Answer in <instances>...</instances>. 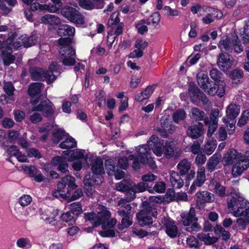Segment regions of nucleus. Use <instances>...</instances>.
<instances>
[{
	"instance_id": "f257e3e1",
	"label": "nucleus",
	"mask_w": 249,
	"mask_h": 249,
	"mask_svg": "<svg viewBox=\"0 0 249 249\" xmlns=\"http://www.w3.org/2000/svg\"><path fill=\"white\" fill-rule=\"evenodd\" d=\"M210 75L214 82L212 81L207 74H203L197 77V83L205 92L211 96L217 95L222 97L225 94L226 83L222 80L223 73L216 68H213L210 71Z\"/></svg>"
},
{
	"instance_id": "f03ea898",
	"label": "nucleus",
	"mask_w": 249,
	"mask_h": 249,
	"mask_svg": "<svg viewBox=\"0 0 249 249\" xmlns=\"http://www.w3.org/2000/svg\"><path fill=\"white\" fill-rule=\"evenodd\" d=\"M148 143L152 147L153 153L158 157H161L164 153L166 158L169 159L174 155V148L171 142L166 141L164 144L161 142L159 138L156 135H152Z\"/></svg>"
},
{
	"instance_id": "7ed1b4c3",
	"label": "nucleus",
	"mask_w": 249,
	"mask_h": 249,
	"mask_svg": "<svg viewBox=\"0 0 249 249\" xmlns=\"http://www.w3.org/2000/svg\"><path fill=\"white\" fill-rule=\"evenodd\" d=\"M33 111L41 112L45 118H51L55 111V107L52 102L46 97H41L40 96L32 99L31 101Z\"/></svg>"
},
{
	"instance_id": "20e7f679",
	"label": "nucleus",
	"mask_w": 249,
	"mask_h": 249,
	"mask_svg": "<svg viewBox=\"0 0 249 249\" xmlns=\"http://www.w3.org/2000/svg\"><path fill=\"white\" fill-rule=\"evenodd\" d=\"M153 217L156 218L157 214L153 212L150 204L145 201L142 202V208L136 214L137 224L142 227H149L153 223Z\"/></svg>"
},
{
	"instance_id": "39448f33",
	"label": "nucleus",
	"mask_w": 249,
	"mask_h": 249,
	"mask_svg": "<svg viewBox=\"0 0 249 249\" xmlns=\"http://www.w3.org/2000/svg\"><path fill=\"white\" fill-rule=\"evenodd\" d=\"M228 206L233 211L236 217L244 216L249 217V202L242 197H232L227 199Z\"/></svg>"
},
{
	"instance_id": "423d86ee",
	"label": "nucleus",
	"mask_w": 249,
	"mask_h": 249,
	"mask_svg": "<svg viewBox=\"0 0 249 249\" xmlns=\"http://www.w3.org/2000/svg\"><path fill=\"white\" fill-rule=\"evenodd\" d=\"M111 216L110 212L107 210H103L97 214L94 212L86 213L84 218L86 221H89L93 227L103 225L107 223Z\"/></svg>"
},
{
	"instance_id": "0eeeda50",
	"label": "nucleus",
	"mask_w": 249,
	"mask_h": 249,
	"mask_svg": "<svg viewBox=\"0 0 249 249\" xmlns=\"http://www.w3.org/2000/svg\"><path fill=\"white\" fill-rule=\"evenodd\" d=\"M60 13L63 17L75 24L77 26L85 23L83 15L78 10L71 6L66 5L62 7Z\"/></svg>"
},
{
	"instance_id": "6e6552de",
	"label": "nucleus",
	"mask_w": 249,
	"mask_h": 249,
	"mask_svg": "<svg viewBox=\"0 0 249 249\" xmlns=\"http://www.w3.org/2000/svg\"><path fill=\"white\" fill-rule=\"evenodd\" d=\"M151 150L152 147L148 142L146 144L140 145L136 149V152L139 153L141 163L143 165L147 163L151 169H154L157 168V166L154 158L151 157Z\"/></svg>"
},
{
	"instance_id": "1a4fd4ad",
	"label": "nucleus",
	"mask_w": 249,
	"mask_h": 249,
	"mask_svg": "<svg viewBox=\"0 0 249 249\" xmlns=\"http://www.w3.org/2000/svg\"><path fill=\"white\" fill-rule=\"evenodd\" d=\"M191 163L187 159L181 160L177 165V172L184 178L186 186L190 185V181L194 178L196 174L195 171L191 170Z\"/></svg>"
},
{
	"instance_id": "9d476101",
	"label": "nucleus",
	"mask_w": 249,
	"mask_h": 249,
	"mask_svg": "<svg viewBox=\"0 0 249 249\" xmlns=\"http://www.w3.org/2000/svg\"><path fill=\"white\" fill-rule=\"evenodd\" d=\"M188 90L190 100L193 104L197 105L201 102L204 105L207 104L208 100L206 95L193 82L189 83Z\"/></svg>"
},
{
	"instance_id": "9b49d317",
	"label": "nucleus",
	"mask_w": 249,
	"mask_h": 249,
	"mask_svg": "<svg viewBox=\"0 0 249 249\" xmlns=\"http://www.w3.org/2000/svg\"><path fill=\"white\" fill-rule=\"evenodd\" d=\"M77 185L75 183V178L71 175H67L62 178L57 184V188L60 190H64L63 192H66L67 194H69V192H72L76 189Z\"/></svg>"
},
{
	"instance_id": "f8f14e48",
	"label": "nucleus",
	"mask_w": 249,
	"mask_h": 249,
	"mask_svg": "<svg viewBox=\"0 0 249 249\" xmlns=\"http://www.w3.org/2000/svg\"><path fill=\"white\" fill-rule=\"evenodd\" d=\"M233 62L234 59L232 56L227 52H221L217 57V65L222 71L230 69Z\"/></svg>"
},
{
	"instance_id": "ddd939ff",
	"label": "nucleus",
	"mask_w": 249,
	"mask_h": 249,
	"mask_svg": "<svg viewBox=\"0 0 249 249\" xmlns=\"http://www.w3.org/2000/svg\"><path fill=\"white\" fill-rule=\"evenodd\" d=\"M51 163L52 166L57 167V171L63 174L69 172L68 160L64 156H56L53 157L51 160Z\"/></svg>"
},
{
	"instance_id": "4468645a",
	"label": "nucleus",
	"mask_w": 249,
	"mask_h": 249,
	"mask_svg": "<svg viewBox=\"0 0 249 249\" xmlns=\"http://www.w3.org/2000/svg\"><path fill=\"white\" fill-rule=\"evenodd\" d=\"M163 225L165 228L166 233L169 237L174 238L177 236L178 232V228L173 220L170 218L164 217Z\"/></svg>"
},
{
	"instance_id": "2eb2a0df",
	"label": "nucleus",
	"mask_w": 249,
	"mask_h": 249,
	"mask_svg": "<svg viewBox=\"0 0 249 249\" xmlns=\"http://www.w3.org/2000/svg\"><path fill=\"white\" fill-rule=\"evenodd\" d=\"M203 124L200 122H197L196 124H192L187 130V134L188 137L192 139H196L203 135Z\"/></svg>"
},
{
	"instance_id": "dca6fc26",
	"label": "nucleus",
	"mask_w": 249,
	"mask_h": 249,
	"mask_svg": "<svg viewBox=\"0 0 249 249\" xmlns=\"http://www.w3.org/2000/svg\"><path fill=\"white\" fill-rule=\"evenodd\" d=\"M29 72L31 79L33 81H44L45 76H49L46 71L37 66L30 67Z\"/></svg>"
},
{
	"instance_id": "f3484780",
	"label": "nucleus",
	"mask_w": 249,
	"mask_h": 249,
	"mask_svg": "<svg viewBox=\"0 0 249 249\" xmlns=\"http://www.w3.org/2000/svg\"><path fill=\"white\" fill-rule=\"evenodd\" d=\"M238 153L235 149H230L224 155L222 162L224 166L232 165L234 162H238Z\"/></svg>"
},
{
	"instance_id": "a211bd4d",
	"label": "nucleus",
	"mask_w": 249,
	"mask_h": 249,
	"mask_svg": "<svg viewBox=\"0 0 249 249\" xmlns=\"http://www.w3.org/2000/svg\"><path fill=\"white\" fill-rule=\"evenodd\" d=\"M196 196L197 199L196 200V205L200 207L204 206L205 203L211 202L212 200L211 193L207 191L198 192L196 193Z\"/></svg>"
},
{
	"instance_id": "6ab92c4d",
	"label": "nucleus",
	"mask_w": 249,
	"mask_h": 249,
	"mask_svg": "<svg viewBox=\"0 0 249 249\" xmlns=\"http://www.w3.org/2000/svg\"><path fill=\"white\" fill-rule=\"evenodd\" d=\"M170 182L173 187L180 189L184 185V178L177 172L172 171L170 174Z\"/></svg>"
},
{
	"instance_id": "aec40b11",
	"label": "nucleus",
	"mask_w": 249,
	"mask_h": 249,
	"mask_svg": "<svg viewBox=\"0 0 249 249\" xmlns=\"http://www.w3.org/2000/svg\"><path fill=\"white\" fill-rule=\"evenodd\" d=\"M57 33L58 36L61 37L73 36L75 33V28L68 24H60Z\"/></svg>"
},
{
	"instance_id": "412c9836",
	"label": "nucleus",
	"mask_w": 249,
	"mask_h": 249,
	"mask_svg": "<svg viewBox=\"0 0 249 249\" xmlns=\"http://www.w3.org/2000/svg\"><path fill=\"white\" fill-rule=\"evenodd\" d=\"M240 111V107L236 104H230L226 109V116L224 118L230 119L234 122V120L239 115Z\"/></svg>"
},
{
	"instance_id": "4be33fe9",
	"label": "nucleus",
	"mask_w": 249,
	"mask_h": 249,
	"mask_svg": "<svg viewBox=\"0 0 249 249\" xmlns=\"http://www.w3.org/2000/svg\"><path fill=\"white\" fill-rule=\"evenodd\" d=\"M160 123L161 127L165 130H168V132L170 133H172L175 130V126L172 124L173 121L168 115L162 116Z\"/></svg>"
},
{
	"instance_id": "5701e85b",
	"label": "nucleus",
	"mask_w": 249,
	"mask_h": 249,
	"mask_svg": "<svg viewBox=\"0 0 249 249\" xmlns=\"http://www.w3.org/2000/svg\"><path fill=\"white\" fill-rule=\"evenodd\" d=\"M44 84L41 82L31 83L28 87V94L31 97H34L39 94Z\"/></svg>"
},
{
	"instance_id": "b1692460",
	"label": "nucleus",
	"mask_w": 249,
	"mask_h": 249,
	"mask_svg": "<svg viewBox=\"0 0 249 249\" xmlns=\"http://www.w3.org/2000/svg\"><path fill=\"white\" fill-rule=\"evenodd\" d=\"M91 169L93 174L96 175H101L104 174L103 160L101 158L97 159L92 162Z\"/></svg>"
},
{
	"instance_id": "393cba45",
	"label": "nucleus",
	"mask_w": 249,
	"mask_h": 249,
	"mask_svg": "<svg viewBox=\"0 0 249 249\" xmlns=\"http://www.w3.org/2000/svg\"><path fill=\"white\" fill-rule=\"evenodd\" d=\"M41 22L45 24L57 25L59 24L60 20L57 16L51 14H46L41 18Z\"/></svg>"
},
{
	"instance_id": "a878e982",
	"label": "nucleus",
	"mask_w": 249,
	"mask_h": 249,
	"mask_svg": "<svg viewBox=\"0 0 249 249\" xmlns=\"http://www.w3.org/2000/svg\"><path fill=\"white\" fill-rule=\"evenodd\" d=\"M222 52L225 51L227 53H231L232 51V39L227 37L225 39L221 40L218 45Z\"/></svg>"
},
{
	"instance_id": "bb28decb",
	"label": "nucleus",
	"mask_w": 249,
	"mask_h": 249,
	"mask_svg": "<svg viewBox=\"0 0 249 249\" xmlns=\"http://www.w3.org/2000/svg\"><path fill=\"white\" fill-rule=\"evenodd\" d=\"M206 180L205 169L204 167H200L197 171L196 178L194 181L196 186L201 187Z\"/></svg>"
},
{
	"instance_id": "cd10ccee",
	"label": "nucleus",
	"mask_w": 249,
	"mask_h": 249,
	"mask_svg": "<svg viewBox=\"0 0 249 249\" xmlns=\"http://www.w3.org/2000/svg\"><path fill=\"white\" fill-rule=\"evenodd\" d=\"M204 123L206 124H208L207 136L211 137L217 129V121L215 118L213 121H209V118L206 117L204 119Z\"/></svg>"
},
{
	"instance_id": "c85d7f7f",
	"label": "nucleus",
	"mask_w": 249,
	"mask_h": 249,
	"mask_svg": "<svg viewBox=\"0 0 249 249\" xmlns=\"http://www.w3.org/2000/svg\"><path fill=\"white\" fill-rule=\"evenodd\" d=\"M242 163L244 162V160H241ZM246 164L244 165L245 166L244 167L242 164L240 166L241 163H239V165L237 166L236 167L233 166L232 169V175L233 178H236L238 176H240L243 172L246 170L248 166H249V160H247L245 161Z\"/></svg>"
},
{
	"instance_id": "c756f323",
	"label": "nucleus",
	"mask_w": 249,
	"mask_h": 249,
	"mask_svg": "<svg viewBox=\"0 0 249 249\" xmlns=\"http://www.w3.org/2000/svg\"><path fill=\"white\" fill-rule=\"evenodd\" d=\"M76 146L77 142L71 137L67 138L59 144V147L63 149H72L76 147Z\"/></svg>"
},
{
	"instance_id": "7c9ffc66",
	"label": "nucleus",
	"mask_w": 249,
	"mask_h": 249,
	"mask_svg": "<svg viewBox=\"0 0 249 249\" xmlns=\"http://www.w3.org/2000/svg\"><path fill=\"white\" fill-rule=\"evenodd\" d=\"M65 130L61 129H55L53 133V138L52 139L53 143L54 144H58L63 138L65 134Z\"/></svg>"
},
{
	"instance_id": "2f4dec72",
	"label": "nucleus",
	"mask_w": 249,
	"mask_h": 249,
	"mask_svg": "<svg viewBox=\"0 0 249 249\" xmlns=\"http://www.w3.org/2000/svg\"><path fill=\"white\" fill-rule=\"evenodd\" d=\"M61 219L63 222L69 225H72L75 223L77 218L69 211L65 213H63L61 215Z\"/></svg>"
},
{
	"instance_id": "473e14b6",
	"label": "nucleus",
	"mask_w": 249,
	"mask_h": 249,
	"mask_svg": "<svg viewBox=\"0 0 249 249\" xmlns=\"http://www.w3.org/2000/svg\"><path fill=\"white\" fill-rule=\"evenodd\" d=\"M105 166L108 175H112L115 172L118 166L115 161L112 159H108L105 160Z\"/></svg>"
},
{
	"instance_id": "72a5a7b5",
	"label": "nucleus",
	"mask_w": 249,
	"mask_h": 249,
	"mask_svg": "<svg viewBox=\"0 0 249 249\" xmlns=\"http://www.w3.org/2000/svg\"><path fill=\"white\" fill-rule=\"evenodd\" d=\"M5 93L8 96V99L6 100L7 103L11 104V101H13L14 99H11L13 98L14 91L15 90L14 87L11 82H8L6 83L3 88Z\"/></svg>"
},
{
	"instance_id": "f704fd0d",
	"label": "nucleus",
	"mask_w": 249,
	"mask_h": 249,
	"mask_svg": "<svg viewBox=\"0 0 249 249\" xmlns=\"http://www.w3.org/2000/svg\"><path fill=\"white\" fill-rule=\"evenodd\" d=\"M77 218L83 213L82 207L80 202H73L71 204L70 210Z\"/></svg>"
},
{
	"instance_id": "c9c22d12",
	"label": "nucleus",
	"mask_w": 249,
	"mask_h": 249,
	"mask_svg": "<svg viewBox=\"0 0 249 249\" xmlns=\"http://www.w3.org/2000/svg\"><path fill=\"white\" fill-rule=\"evenodd\" d=\"M217 141L212 138V140H209L204 146L205 153L208 155H211L217 146Z\"/></svg>"
},
{
	"instance_id": "e433bc0d",
	"label": "nucleus",
	"mask_w": 249,
	"mask_h": 249,
	"mask_svg": "<svg viewBox=\"0 0 249 249\" xmlns=\"http://www.w3.org/2000/svg\"><path fill=\"white\" fill-rule=\"evenodd\" d=\"M180 217L182 220V224L185 226H190L193 222V220L195 221H197L198 220V218L197 217H194L186 213H182L180 214Z\"/></svg>"
},
{
	"instance_id": "4c0bfd02",
	"label": "nucleus",
	"mask_w": 249,
	"mask_h": 249,
	"mask_svg": "<svg viewBox=\"0 0 249 249\" xmlns=\"http://www.w3.org/2000/svg\"><path fill=\"white\" fill-rule=\"evenodd\" d=\"M191 112L194 119L196 121H202L205 119V112L199 108L194 107L192 108Z\"/></svg>"
},
{
	"instance_id": "58836bf2",
	"label": "nucleus",
	"mask_w": 249,
	"mask_h": 249,
	"mask_svg": "<svg viewBox=\"0 0 249 249\" xmlns=\"http://www.w3.org/2000/svg\"><path fill=\"white\" fill-rule=\"evenodd\" d=\"M239 37L244 44L249 42V22L244 26L243 31L240 32Z\"/></svg>"
},
{
	"instance_id": "ea45409f",
	"label": "nucleus",
	"mask_w": 249,
	"mask_h": 249,
	"mask_svg": "<svg viewBox=\"0 0 249 249\" xmlns=\"http://www.w3.org/2000/svg\"><path fill=\"white\" fill-rule=\"evenodd\" d=\"M186 117V112L182 109H178L173 114V120L177 123H178L180 121L184 120Z\"/></svg>"
},
{
	"instance_id": "a19ab883",
	"label": "nucleus",
	"mask_w": 249,
	"mask_h": 249,
	"mask_svg": "<svg viewBox=\"0 0 249 249\" xmlns=\"http://www.w3.org/2000/svg\"><path fill=\"white\" fill-rule=\"evenodd\" d=\"M2 55L4 64L6 66H9L14 63L15 60V57L11 53H7L4 50L2 51Z\"/></svg>"
},
{
	"instance_id": "79ce46f5",
	"label": "nucleus",
	"mask_w": 249,
	"mask_h": 249,
	"mask_svg": "<svg viewBox=\"0 0 249 249\" xmlns=\"http://www.w3.org/2000/svg\"><path fill=\"white\" fill-rule=\"evenodd\" d=\"M214 190L215 194L220 197H224L226 195V187L222 185L219 182H215Z\"/></svg>"
},
{
	"instance_id": "37998d69",
	"label": "nucleus",
	"mask_w": 249,
	"mask_h": 249,
	"mask_svg": "<svg viewBox=\"0 0 249 249\" xmlns=\"http://www.w3.org/2000/svg\"><path fill=\"white\" fill-rule=\"evenodd\" d=\"M95 99L97 101V106L99 107H102L103 104L105 103L106 93L104 90H100L95 94Z\"/></svg>"
},
{
	"instance_id": "c03bdc74",
	"label": "nucleus",
	"mask_w": 249,
	"mask_h": 249,
	"mask_svg": "<svg viewBox=\"0 0 249 249\" xmlns=\"http://www.w3.org/2000/svg\"><path fill=\"white\" fill-rule=\"evenodd\" d=\"M74 191L71 194L72 192H69V194H68V197H67V200H69L70 201L75 200L76 199H78L83 195V192L81 189H75L74 190Z\"/></svg>"
},
{
	"instance_id": "a18cd8bd",
	"label": "nucleus",
	"mask_w": 249,
	"mask_h": 249,
	"mask_svg": "<svg viewBox=\"0 0 249 249\" xmlns=\"http://www.w3.org/2000/svg\"><path fill=\"white\" fill-rule=\"evenodd\" d=\"M119 12H114L110 16L107 24L109 26L112 25H117L120 22V18L119 17Z\"/></svg>"
},
{
	"instance_id": "49530a36",
	"label": "nucleus",
	"mask_w": 249,
	"mask_h": 249,
	"mask_svg": "<svg viewBox=\"0 0 249 249\" xmlns=\"http://www.w3.org/2000/svg\"><path fill=\"white\" fill-rule=\"evenodd\" d=\"M165 183L163 181L158 182L154 186L153 190L148 189V191L149 193H153V190L158 193H163L165 191Z\"/></svg>"
},
{
	"instance_id": "de8ad7c7",
	"label": "nucleus",
	"mask_w": 249,
	"mask_h": 249,
	"mask_svg": "<svg viewBox=\"0 0 249 249\" xmlns=\"http://www.w3.org/2000/svg\"><path fill=\"white\" fill-rule=\"evenodd\" d=\"M16 244L17 246L20 248H30L32 246L28 238H20L17 240Z\"/></svg>"
},
{
	"instance_id": "09e8293b",
	"label": "nucleus",
	"mask_w": 249,
	"mask_h": 249,
	"mask_svg": "<svg viewBox=\"0 0 249 249\" xmlns=\"http://www.w3.org/2000/svg\"><path fill=\"white\" fill-rule=\"evenodd\" d=\"M132 221L129 219V216H126L123 217L121 220V223L117 226L118 229L120 230H123L124 228H127L132 224Z\"/></svg>"
},
{
	"instance_id": "8fccbe9b",
	"label": "nucleus",
	"mask_w": 249,
	"mask_h": 249,
	"mask_svg": "<svg viewBox=\"0 0 249 249\" xmlns=\"http://www.w3.org/2000/svg\"><path fill=\"white\" fill-rule=\"evenodd\" d=\"M187 244L190 248L197 249L202 245L199 243L198 239L194 236H190L186 240Z\"/></svg>"
},
{
	"instance_id": "3c124183",
	"label": "nucleus",
	"mask_w": 249,
	"mask_h": 249,
	"mask_svg": "<svg viewBox=\"0 0 249 249\" xmlns=\"http://www.w3.org/2000/svg\"><path fill=\"white\" fill-rule=\"evenodd\" d=\"M236 39H232V50L237 54L241 53L243 51V47H242L238 37L236 36Z\"/></svg>"
},
{
	"instance_id": "603ef678",
	"label": "nucleus",
	"mask_w": 249,
	"mask_h": 249,
	"mask_svg": "<svg viewBox=\"0 0 249 249\" xmlns=\"http://www.w3.org/2000/svg\"><path fill=\"white\" fill-rule=\"evenodd\" d=\"M38 10L39 11H49L51 12H57L59 11L60 8L54 5L50 6L46 4H41L39 3Z\"/></svg>"
},
{
	"instance_id": "864d4df0",
	"label": "nucleus",
	"mask_w": 249,
	"mask_h": 249,
	"mask_svg": "<svg viewBox=\"0 0 249 249\" xmlns=\"http://www.w3.org/2000/svg\"><path fill=\"white\" fill-rule=\"evenodd\" d=\"M79 4L81 7L88 10L94 8V3L90 0H79Z\"/></svg>"
},
{
	"instance_id": "5fc2aeb1",
	"label": "nucleus",
	"mask_w": 249,
	"mask_h": 249,
	"mask_svg": "<svg viewBox=\"0 0 249 249\" xmlns=\"http://www.w3.org/2000/svg\"><path fill=\"white\" fill-rule=\"evenodd\" d=\"M116 232L119 233V231L118 230L108 229L101 231H99V234L103 237H114L115 236Z\"/></svg>"
},
{
	"instance_id": "6e6d98bb",
	"label": "nucleus",
	"mask_w": 249,
	"mask_h": 249,
	"mask_svg": "<svg viewBox=\"0 0 249 249\" xmlns=\"http://www.w3.org/2000/svg\"><path fill=\"white\" fill-rule=\"evenodd\" d=\"M13 114L15 120L17 122H21L25 117V113L21 110L15 109Z\"/></svg>"
},
{
	"instance_id": "4d7b16f0",
	"label": "nucleus",
	"mask_w": 249,
	"mask_h": 249,
	"mask_svg": "<svg viewBox=\"0 0 249 249\" xmlns=\"http://www.w3.org/2000/svg\"><path fill=\"white\" fill-rule=\"evenodd\" d=\"M244 73L242 70L234 69L232 70L230 74L231 78L233 80L240 79L243 77Z\"/></svg>"
},
{
	"instance_id": "13d9d810",
	"label": "nucleus",
	"mask_w": 249,
	"mask_h": 249,
	"mask_svg": "<svg viewBox=\"0 0 249 249\" xmlns=\"http://www.w3.org/2000/svg\"><path fill=\"white\" fill-rule=\"evenodd\" d=\"M32 197L28 195H23L18 200L19 204L23 206H26L30 204L32 201Z\"/></svg>"
},
{
	"instance_id": "bf43d9fd",
	"label": "nucleus",
	"mask_w": 249,
	"mask_h": 249,
	"mask_svg": "<svg viewBox=\"0 0 249 249\" xmlns=\"http://www.w3.org/2000/svg\"><path fill=\"white\" fill-rule=\"evenodd\" d=\"M164 14L168 16H178L179 11L176 9H172L170 6H165L163 8Z\"/></svg>"
},
{
	"instance_id": "052dcab7",
	"label": "nucleus",
	"mask_w": 249,
	"mask_h": 249,
	"mask_svg": "<svg viewBox=\"0 0 249 249\" xmlns=\"http://www.w3.org/2000/svg\"><path fill=\"white\" fill-rule=\"evenodd\" d=\"M132 232L140 238H143L148 235V232L147 231L142 229H138L136 227L132 228Z\"/></svg>"
},
{
	"instance_id": "680f3d73",
	"label": "nucleus",
	"mask_w": 249,
	"mask_h": 249,
	"mask_svg": "<svg viewBox=\"0 0 249 249\" xmlns=\"http://www.w3.org/2000/svg\"><path fill=\"white\" fill-rule=\"evenodd\" d=\"M71 159H69V161H72L74 160H79L84 159L85 155L84 153L80 151L76 150H72Z\"/></svg>"
},
{
	"instance_id": "e2e57ef3",
	"label": "nucleus",
	"mask_w": 249,
	"mask_h": 249,
	"mask_svg": "<svg viewBox=\"0 0 249 249\" xmlns=\"http://www.w3.org/2000/svg\"><path fill=\"white\" fill-rule=\"evenodd\" d=\"M148 187V184L144 182L141 181L138 183L136 185L134 186V191L135 192H143L146 190Z\"/></svg>"
},
{
	"instance_id": "0e129e2a",
	"label": "nucleus",
	"mask_w": 249,
	"mask_h": 249,
	"mask_svg": "<svg viewBox=\"0 0 249 249\" xmlns=\"http://www.w3.org/2000/svg\"><path fill=\"white\" fill-rule=\"evenodd\" d=\"M118 165L120 168L126 170L129 167L128 158L126 157H123L119 159Z\"/></svg>"
},
{
	"instance_id": "69168bd1",
	"label": "nucleus",
	"mask_w": 249,
	"mask_h": 249,
	"mask_svg": "<svg viewBox=\"0 0 249 249\" xmlns=\"http://www.w3.org/2000/svg\"><path fill=\"white\" fill-rule=\"evenodd\" d=\"M24 170L27 172L31 178H34L39 171L35 166H26Z\"/></svg>"
},
{
	"instance_id": "338daca9",
	"label": "nucleus",
	"mask_w": 249,
	"mask_h": 249,
	"mask_svg": "<svg viewBox=\"0 0 249 249\" xmlns=\"http://www.w3.org/2000/svg\"><path fill=\"white\" fill-rule=\"evenodd\" d=\"M246 218V220L243 218H238L237 219L236 223L240 230H246L247 224L249 223V217Z\"/></svg>"
},
{
	"instance_id": "774afa93",
	"label": "nucleus",
	"mask_w": 249,
	"mask_h": 249,
	"mask_svg": "<svg viewBox=\"0 0 249 249\" xmlns=\"http://www.w3.org/2000/svg\"><path fill=\"white\" fill-rule=\"evenodd\" d=\"M148 43L146 41H143L142 39H138L135 42L134 47L143 51L148 46Z\"/></svg>"
}]
</instances>
